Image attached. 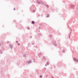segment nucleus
<instances>
[{
  "label": "nucleus",
  "instance_id": "nucleus-1",
  "mask_svg": "<svg viewBox=\"0 0 78 78\" xmlns=\"http://www.w3.org/2000/svg\"><path fill=\"white\" fill-rule=\"evenodd\" d=\"M74 60L75 61H76V62H78V59H74Z\"/></svg>",
  "mask_w": 78,
  "mask_h": 78
},
{
  "label": "nucleus",
  "instance_id": "nucleus-2",
  "mask_svg": "<svg viewBox=\"0 0 78 78\" xmlns=\"http://www.w3.org/2000/svg\"><path fill=\"white\" fill-rule=\"evenodd\" d=\"M32 23L34 24V22L33 21L32 22Z\"/></svg>",
  "mask_w": 78,
  "mask_h": 78
},
{
  "label": "nucleus",
  "instance_id": "nucleus-3",
  "mask_svg": "<svg viewBox=\"0 0 78 78\" xmlns=\"http://www.w3.org/2000/svg\"><path fill=\"white\" fill-rule=\"evenodd\" d=\"M40 78H42V76H40Z\"/></svg>",
  "mask_w": 78,
  "mask_h": 78
},
{
  "label": "nucleus",
  "instance_id": "nucleus-4",
  "mask_svg": "<svg viewBox=\"0 0 78 78\" xmlns=\"http://www.w3.org/2000/svg\"><path fill=\"white\" fill-rule=\"evenodd\" d=\"M18 45H20V44L18 43Z\"/></svg>",
  "mask_w": 78,
  "mask_h": 78
},
{
  "label": "nucleus",
  "instance_id": "nucleus-5",
  "mask_svg": "<svg viewBox=\"0 0 78 78\" xmlns=\"http://www.w3.org/2000/svg\"><path fill=\"white\" fill-rule=\"evenodd\" d=\"M16 43H18V41H16Z\"/></svg>",
  "mask_w": 78,
  "mask_h": 78
},
{
  "label": "nucleus",
  "instance_id": "nucleus-6",
  "mask_svg": "<svg viewBox=\"0 0 78 78\" xmlns=\"http://www.w3.org/2000/svg\"><path fill=\"white\" fill-rule=\"evenodd\" d=\"M47 65H49V63H47Z\"/></svg>",
  "mask_w": 78,
  "mask_h": 78
},
{
  "label": "nucleus",
  "instance_id": "nucleus-7",
  "mask_svg": "<svg viewBox=\"0 0 78 78\" xmlns=\"http://www.w3.org/2000/svg\"><path fill=\"white\" fill-rule=\"evenodd\" d=\"M47 7L48 8V5H47Z\"/></svg>",
  "mask_w": 78,
  "mask_h": 78
},
{
  "label": "nucleus",
  "instance_id": "nucleus-8",
  "mask_svg": "<svg viewBox=\"0 0 78 78\" xmlns=\"http://www.w3.org/2000/svg\"><path fill=\"white\" fill-rule=\"evenodd\" d=\"M14 9V10H15V9Z\"/></svg>",
  "mask_w": 78,
  "mask_h": 78
}]
</instances>
